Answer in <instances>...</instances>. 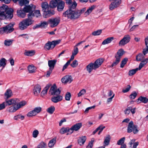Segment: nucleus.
<instances>
[{
    "label": "nucleus",
    "instance_id": "1",
    "mask_svg": "<svg viewBox=\"0 0 148 148\" xmlns=\"http://www.w3.org/2000/svg\"><path fill=\"white\" fill-rule=\"evenodd\" d=\"M61 91L57 88L55 84H54L51 88L49 93L53 95L51 98L52 101L54 103H57L61 101L63 99L62 96L60 95Z\"/></svg>",
    "mask_w": 148,
    "mask_h": 148
},
{
    "label": "nucleus",
    "instance_id": "2",
    "mask_svg": "<svg viewBox=\"0 0 148 148\" xmlns=\"http://www.w3.org/2000/svg\"><path fill=\"white\" fill-rule=\"evenodd\" d=\"M78 14L76 10L68 9L63 13V16L68 19H75L78 18Z\"/></svg>",
    "mask_w": 148,
    "mask_h": 148
},
{
    "label": "nucleus",
    "instance_id": "3",
    "mask_svg": "<svg viewBox=\"0 0 148 148\" xmlns=\"http://www.w3.org/2000/svg\"><path fill=\"white\" fill-rule=\"evenodd\" d=\"M33 21L30 18L25 19L20 22L18 25L19 29L21 30H23L26 29L28 26L31 25Z\"/></svg>",
    "mask_w": 148,
    "mask_h": 148
},
{
    "label": "nucleus",
    "instance_id": "4",
    "mask_svg": "<svg viewBox=\"0 0 148 148\" xmlns=\"http://www.w3.org/2000/svg\"><path fill=\"white\" fill-rule=\"evenodd\" d=\"M14 24H10L2 27L0 28V30L1 34L4 33L8 34L11 33L14 30L13 27Z\"/></svg>",
    "mask_w": 148,
    "mask_h": 148
},
{
    "label": "nucleus",
    "instance_id": "5",
    "mask_svg": "<svg viewBox=\"0 0 148 148\" xmlns=\"http://www.w3.org/2000/svg\"><path fill=\"white\" fill-rule=\"evenodd\" d=\"M123 54L124 51L122 49H120L118 51L117 53L115 55L116 60L113 62L111 67L115 66L119 64L121 58Z\"/></svg>",
    "mask_w": 148,
    "mask_h": 148
},
{
    "label": "nucleus",
    "instance_id": "6",
    "mask_svg": "<svg viewBox=\"0 0 148 148\" xmlns=\"http://www.w3.org/2000/svg\"><path fill=\"white\" fill-rule=\"evenodd\" d=\"M127 132L128 133H130L133 132L134 134L137 133L138 132L137 129V126L134 125L132 121H130L128 126Z\"/></svg>",
    "mask_w": 148,
    "mask_h": 148
},
{
    "label": "nucleus",
    "instance_id": "7",
    "mask_svg": "<svg viewBox=\"0 0 148 148\" xmlns=\"http://www.w3.org/2000/svg\"><path fill=\"white\" fill-rule=\"evenodd\" d=\"M48 21L51 27H53L58 25L60 22V20L59 17H56L50 19Z\"/></svg>",
    "mask_w": 148,
    "mask_h": 148
},
{
    "label": "nucleus",
    "instance_id": "8",
    "mask_svg": "<svg viewBox=\"0 0 148 148\" xmlns=\"http://www.w3.org/2000/svg\"><path fill=\"white\" fill-rule=\"evenodd\" d=\"M130 36L129 35H125L119 43V46H122L128 43L130 41Z\"/></svg>",
    "mask_w": 148,
    "mask_h": 148
},
{
    "label": "nucleus",
    "instance_id": "9",
    "mask_svg": "<svg viewBox=\"0 0 148 148\" xmlns=\"http://www.w3.org/2000/svg\"><path fill=\"white\" fill-rule=\"evenodd\" d=\"M8 8V6L5 4L0 7V19H5V13Z\"/></svg>",
    "mask_w": 148,
    "mask_h": 148
},
{
    "label": "nucleus",
    "instance_id": "10",
    "mask_svg": "<svg viewBox=\"0 0 148 148\" xmlns=\"http://www.w3.org/2000/svg\"><path fill=\"white\" fill-rule=\"evenodd\" d=\"M110 1H114L111 3L109 6L110 9L111 10L118 7L121 2V0H110Z\"/></svg>",
    "mask_w": 148,
    "mask_h": 148
},
{
    "label": "nucleus",
    "instance_id": "11",
    "mask_svg": "<svg viewBox=\"0 0 148 148\" xmlns=\"http://www.w3.org/2000/svg\"><path fill=\"white\" fill-rule=\"evenodd\" d=\"M82 125V124L81 123H77L73 125L70 129L71 134L74 131H77L81 128Z\"/></svg>",
    "mask_w": 148,
    "mask_h": 148
},
{
    "label": "nucleus",
    "instance_id": "12",
    "mask_svg": "<svg viewBox=\"0 0 148 148\" xmlns=\"http://www.w3.org/2000/svg\"><path fill=\"white\" fill-rule=\"evenodd\" d=\"M136 108H132V106L128 107L124 110V113L126 116L128 115L130 112L132 114H134L136 112Z\"/></svg>",
    "mask_w": 148,
    "mask_h": 148
},
{
    "label": "nucleus",
    "instance_id": "13",
    "mask_svg": "<svg viewBox=\"0 0 148 148\" xmlns=\"http://www.w3.org/2000/svg\"><path fill=\"white\" fill-rule=\"evenodd\" d=\"M13 10L11 8H9L7 9L5 13V19L12 18L13 16Z\"/></svg>",
    "mask_w": 148,
    "mask_h": 148
},
{
    "label": "nucleus",
    "instance_id": "14",
    "mask_svg": "<svg viewBox=\"0 0 148 148\" xmlns=\"http://www.w3.org/2000/svg\"><path fill=\"white\" fill-rule=\"evenodd\" d=\"M19 102V100L17 99H12L8 100H6L5 102L6 106L15 105Z\"/></svg>",
    "mask_w": 148,
    "mask_h": 148
},
{
    "label": "nucleus",
    "instance_id": "15",
    "mask_svg": "<svg viewBox=\"0 0 148 148\" xmlns=\"http://www.w3.org/2000/svg\"><path fill=\"white\" fill-rule=\"evenodd\" d=\"M35 6L31 4L28 6H25L23 9L25 12H29V13L31 12H32L35 10Z\"/></svg>",
    "mask_w": 148,
    "mask_h": 148
},
{
    "label": "nucleus",
    "instance_id": "16",
    "mask_svg": "<svg viewBox=\"0 0 148 148\" xmlns=\"http://www.w3.org/2000/svg\"><path fill=\"white\" fill-rule=\"evenodd\" d=\"M41 14L39 10H36L34 13H33V12L29 13L27 15L28 18H32L33 16H36V17H39L41 16Z\"/></svg>",
    "mask_w": 148,
    "mask_h": 148
},
{
    "label": "nucleus",
    "instance_id": "17",
    "mask_svg": "<svg viewBox=\"0 0 148 148\" xmlns=\"http://www.w3.org/2000/svg\"><path fill=\"white\" fill-rule=\"evenodd\" d=\"M63 83L66 84L67 83H71L73 80L72 77L70 75H66L63 77L61 80Z\"/></svg>",
    "mask_w": 148,
    "mask_h": 148
},
{
    "label": "nucleus",
    "instance_id": "18",
    "mask_svg": "<svg viewBox=\"0 0 148 148\" xmlns=\"http://www.w3.org/2000/svg\"><path fill=\"white\" fill-rule=\"evenodd\" d=\"M104 61L103 59L102 58H99L97 59L93 63L94 65V68H99L102 64Z\"/></svg>",
    "mask_w": 148,
    "mask_h": 148
},
{
    "label": "nucleus",
    "instance_id": "19",
    "mask_svg": "<svg viewBox=\"0 0 148 148\" xmlns=\"http://www.w3.org/2000/svg\"><path fill=\"white\" fill-rule=\"evenodd\" d=\"M65 3L64 1H60L58 3L57 9L58 11H62L64 7Z\"/></svg>",
    "mask_w": 148,
    "mask_h": 148
},
{
    "label": "nucleus",
    "instance_id": "20",
    "mask_svg": "<svg viewBox=\"0 0 148 148\" xmlns=\"http://www.w3.org/2000/svg\"><path fill=\"white\" fill-rule=\"evenodd\" d=\"M41 89V87L39 85H35L33 90L34 95L35 96H37L40 93Z\"/></svg>",
    "mask_w": 148,
    "mask_h": 148
},
{
    "label": "nucleus",
    "instance_id": "21",
    "mask_svg": "<svg viewBox=\"0 0 148 148\" xmlns=\"http://www.w3.org/2000/svg\"><path fill=\"white\" fill-rule=\"evenodd\" d=\"M54 14L55 12L53 11L48 10L44 12L43 16L44 18H47L53 15Z\"/></svg>",
    "mask_w": 148,
    "mask_h": 148
},
{
    "label": "nucleus",
    "instance_id": "22",
    "mask_svg": "<svg viewBox=\"0 0 148 148\" xmlns=\"http://www.w3.org/2000/svg\"><path fill=\"white\" fill-rule=\"evenodd\" d=\"M57 62L56 60H49L48 61V65L49 69L53 70Z\"/></svg>",
    "mask_w": 148,
    "mask_h": 148
},
{
    "label": "nucleus",
    "instance_id": "23",
    "mask_svg": "<svg viewBox=\"0 0 148 148\" xmlns=\"http://www.w3.org/2000/svg\"><path fill=\"white\" fill-rule=\"evenodd\" d=\"M86 140V136H82L78 138L77 140L78 143L80 146L83 145Z\"/></svg>",
    "mask_w": 148,
    "mask_h": 148
},
{
    "label": "nucleus",
    "instance_id": "24",
    "mask_svg": "<svg viewBox=\"0 0 148 148\" xmlns=\"http://www.w3.org/2000/svg\"><path fill=\"white\" fill-rule=\"evenodd\" d=\"M86 69L87 71L89 73L91 72L93 69H96V68H94V65L93 63H90L88 64L86 66Z\"/></svg>",
    "mask_w": 148,
    "mask_h": 148
},
{
    "label": "nucleus",
    "instance_id": "25",
    "mask_svg": "<svg viewBox=\"0 0 148 148\" xmlns=\"http://www.w3.org/2000/svg\"><path fill=\"white\" fill-rule=\"evenodd\" d=\"M16 104L10 106L8 110L9 112H14L18 110Z\"/></svg>",
    "mask_w": 148,
    "mask_h": 148
},
{
    "label": "nucleus",
    "instance_id": "26",
    "mask_svg": "<svg viewBox=\"0 0 148 148\" xmlns=\"http://www.w3.org/2000/svg\"><path fill=\"white\" fill-rule=\"evenodd\" d=\"M17 13L18 16L19 17L24 18L25 16V12L23 9V10H18Z\"/></svg>",
    "mask_w": 148,
    "mask_h": 148
},
{
    "label": "nucleus",
    "instance_id": "27",
    "mask_svg": "<svg viewBox=\"0 0 148 148\" xmlns=\"http://www.w3.org/2000/svg\"><path fill=\"white\" fill-rule=\"evenodd\" d=\"M41 6L42 9V11L44 12L48 10L49 5L47 3V2H45L42 3Z\"/></svg>",
    "mask_w": 148,
    "mask_h": 148
},
{
    "label": "nucleus",
    "instance_id": "28",
    "mask_svg": "<svg viewBox=\"0 0 148 148\" xmlns=\"http://www.w3.org/2000/svg\"><path fill=\"white\" fill-rule=\"evenodd\" d=\"M28 69L29 73H33L35 72L36 68L33 65H32L29 66Z\"/></svg>",
    "mask_w": 148,
    "mask_h": 148
},
{
    "label": "nucleus",
    "instance_id": "29",
    "mask_svg": "<svg viewBox=\"0 0 148 148\" xmlns=\"http://www.w3.org/2000/svg\"><path fill=\"white\" fill-rule=\"evenodd\" d=\"M113 37H109L104 40L102 42V44L105 45L110 43L114 40Z\"/></svg>",
    "mask_w": 148,
    "mask_h": 148
},
{
    "label": "nucleus",
    "instance_id": "30",
    "mask_svg": "<svg viewBox=\"0 0 148 148\" xmlns=\"http://www.w3.org/2000/svg\"><path fill=\"white\" fill-rule=\"evenodd\" d=\"M56 138L55 137L51 140L49 143L48 146L50 147H52L56 144Z\"/></svg>",
    "mask_w": 148,
    "mask_h": 148
},
{
    "label": "nucleus",
    "instance_id": "31",
    "mask_svg": "<svg viewBox=\"0 0 148 148\" xmlns=\"http://www.w3.org/2000/svg\"><path fill=\"white\" fill-rule=\"evenodd\" d=\"M68 132H70V130L69 128L68 127L65 128L63 127L60 130L59 132L61 134H63Z\"/></svg>",
    "mask_w": 148,
    "mask_h": 148
},
{
    "label": "nucleus",
    "instance_id": "32",
    "mask_svg": "<svg viewBox=\"0 0 148 148\" xmlns=\"http://www.w3.org/2000/svg\"><path fill=\"white\" fill-rule=\"evenodd\" d=\"M35 51L33 50L25 51L24 54L26 56H31L34 55L35 54Z\"/></svg>",
    "mask_w": 148,
    "mask_h": 148
},
{
    "label": "nucleus",
    "instance_id": "33",
    "mask_svg": "<svg viewBox=\"0 0 148 148\" xmlns=\"http://www.w3.org/2000/svg\"><path fill=\"white\" fill-rule=\"evenodd\" d=\"M26 104V102L25 101H23L21 102L18 103L16 105L18 109L25 105Z\"/></svg>",
    "mask_w": 148,
    "mask_h": 148
},
{
    "label": "nucleus",
    "instance_id": "34",
    "mask_svg": "<svg viewBox=\"0 0 148 148\" xmlns=\"http://www.w3.org/2000/svg\"><path fill=\"white\" fill-rule=\"evenodd\" d=\"M58 2L57 1L54 0H52L50 2L49 6L50 8H56Z\"/></svg>",
    "mask_w": 148,
    "mask_h": 148
},
{
    "label": "nucleus",
    "instance_id": "35",
    "mask_svg": "<svg viewBox=\"0 0 148 148\" xmlns=\"http://www.w3.org/2000/svg\"><path fill=\"white\" fill-rule=\"evenodd\" d=\"M4 95L7 99L10 98L12 95L11 90H7L5 93Z\"/></svg>",
    "mask_w": 148,
    "mask_h": 148
},
{
    "label": "nucleus",
    "instance_id": "36",
    "mask_svg": "<svg viewBox=\"0 0 148 148\" xmlns=\"http://www.w3.org/2000/svg\"><path fill=\"white\" fill-rule=\"evenodd\" d=\"M51 48H52V44L51 42L48 41L45 45V48L47 50H49Z\"/></svg>",
    "mask_w": 148,
    "mask_h": 148
},
{
    "label": "nucleus",
    "instance_id": "37",
    "mask_svg": "<svg viewBox=\"0 0 148 148\" xmlns=\"http://www.w3.org/2000/svg\"><path fill=\"white\" fill-rule=\"evenodd\" d=\"M13 41L12 40H5L4 41V44L6 46H9L12 45Z\"/></svg>",
    "mask_w": 148,
    "mask_h": 148
},
{
    "label": "nucleus",
    "instance_id": "38",
    "mask_svg": "<svg viewBox=\"0 0 148 148\" xmlns=\"http://www.w3.org/2000/svg\"><path fill=\"white\" fill-rule=\"evenodd\" d=\"M49 87V86L47 85L44 88L41 93V94L42 96H43L47 94Z\"/></svg>",
    "mask_w": 148,
    "mask_h": 148
},
{
    "label": "nucleus",
    "instance_id": "39",
    "mask_svg": "<svg viewBox=\"0 0 148 148\" xmlns=\"http://www.w3.org/2000/svg\"><path fill=\"white\" fill-rule=\"evenodd\" d=\"M94 6H92L87 9V11L85 12L84 15L86 16L88 15L92 12V10L94 9Z\"/></svg>",
    "mask_w": 148,
    "mask_h": 148
},
{
    "label": "nucleus",
    "instance_id": "40",
    "mask_svg": "<svg viewBox=\"0 0 148 148\" xmlns=\"http://www.w3.org/2000/svg\"><path fill=\"white\" fill-rule=\"evenodd\" d=\"M138 100H140L142 102L144 103H146L148 102V99L145 97L140 96L138 99Z\"/></svg>",
    "mask_w": 148,
    "mask_h": 148
},
{
    "label": "nucleus",
    "instance_id": "41",
    "mask_svg": "<svg viewBox=\"0 0 148 148\" xmlns=\"http://www.w3.org/2000/svg\"><path fill=\"white\" fill-rule=\"evenodd\" d=\"M110 135H107L106 137L105 138L104 142L105 145H108L109 144L110 140Z\"/></svg>",
    "mask_w": 148,
    "mask_h": 148
},
{
    "label": "nucleus",
    "instance_id": "42",
    "mask_svg": "<svg viewBox=\"0 0 148 148\" xmlns=\"http://www.w3.org/2000/svg\"><path fill=\"white\" fill-rule=\"evenodd\" d=\"M29 2V0H20L19 1V4L21 6H22L28 4Z\"/></svg>",
    "mask_w": 148,
    "mask_h": 148
},
{
    "label": "nucleus",
    "instance_id": "43",
    "mask_svg": "<svg viewBox=\"0 0 148 148\" xmlns=\"http://www.w3.org/2000/svg\"><path fill=\"white\" fill-rule=\"evenodd\" d=\"M77 6V3L75 2L74 1L72 3H71V5H69V9H68L73 10L76 8Z\"/></svg>",
    "mask_w": 148,
    "mask_h": 148
},
{
    "label": "nucleus",
    "instance_id": "44",
    "mask_svg": "<svg viewBox=\"0 0 148 148\" xmlns=\"http://www.w3.org/2000/svg\"><path fill=\"white\" fill-rule=\"evenodd\" d=\"M144 56L142 53H139L136 56V60L137 61H141L143 59Z\"/></svg>",
    "mask_w": 148,
    "mask_h": 148
},
{
    "label": "nucleus",
    "instance_id": "45",
    "mask_svg": "<svg viewBox=\"0 0 148 148\" xmlns=\"http://www.w3.org/2000/svg\"><path fill=\"white\" fill-rule=\"evenodd\" d=\"M55 110V108L54 106H51L47 108V111L50 114H52L53 113Z\"/></svg>",
    "mask_w": 148,
    "mask_h": 148
},
{
    "label": "nucleus",
    "instance_id": "46",
    "mask_svg": "<svg viewBox=\"0 0 148 148\" xmlns=\"http://www.w3.org/2000/svg\"><path fill=\"white\" fill-rule=\"evenodd\" d=\"M60 40L52 41L51 42V44H52V49L56 45L59 44L60 42Z\"/></svg>",
    "mask_w": 148,
    "mask_h": 148
},
{
    "label": "nucleus",
    "instance_id": "47",
    "mask_svg": "<svg viewBox=\"0 0 148 148\" xmlns=\"http://www.w3.org/2000/svg\"><path fill=\"white\" fill-rule=\"evenodd\" d=\"M6 60L4 58H2L0 60V67L2 66L3 68L6 65Z\"/></svg>",
    "mask_w": 148,
    "mask_h": 148
},
{
    "label": "nucleus",
    "instance_id": "48",
    "mask_svg": "<svg viewBox=\"0 0 148 148\" xmlns=\"http://www.w3.org/2000/svg\"><path fill=\"white\" fill-rule=\"evenodd\" d=\"M138 70V68L130 70L129 72L128 75L130 76H132Z\"/></svg>",
    "mask_w": 148,
    "mask_h": 148
},
{
    "label": "nucleus",
    "instance_id": "49",
    "mask_svg": "<svg viewBox=\"0 0 148 148\" xmlns=\"http://www.w3.org/2000/svg\"><path fill=\"white\" fill-rule=\"evenodd\" d=\"M46 146V144L43 142H41L38 145L37 148H45Z\"/></svg>",
    "mask_w": 148,
    "mask_h": 148
},
{
    "label": "nucleus",
    "instance_id": "50",
    "mask_svg": "<svg viewBox=\"0 0 148 148\" xmlns=\"http://www.w3.org/2000/svg\"><path fill=\"white\" fill-rule=\"evenodd\" d=\"M128 59L127 58H125L122 60L120 65V67L121 68H123L124 67L125 65L127 63L128 61Z\"/></svg>",
    "mask_w": 148,
    "mask_h": 148
},
{
    "label": "nucleus",
    "instance_id": "51",
    "mask_svg": "<svg viewBox=\"0 0 148 148\" xmlns=\"http://www.w3.org/2000/svg\"><path fill=\"white\" fill-rule=\"evenodd\" d=\"M86 8H85L81 9L80 10H76V12H78V18L79 17V16H80L81 14L82 13H83L85 11H86Z\"/></svg>",
    "mask_w": 148,
    "mask_h": 148
},
{
    "label": "nucleus",
    "instance_id": "52",
    "mask_svg": "<svg viewBox=\"0 0 148 148\" xmlns=\"http://www.w3.org/2000/svg\"><path fill=\"white\" fill-rule=\"evenodd\" d=\"M25 118V116L21 115H18L14 117V119L15 120H18L20 119L21 120H23Z\"/></svg>",
    "mask_w": 148,
    "mask_h": 148
},
{
    "label": "nucleus",
    "instance_id": "53",
    "mask_svg": "<svg viewBox=\"0 0 148 148\" xmlns=\"http://www.w3.org/2000/svg\"><path fill=\"white\" fill-rule=\"evenodd\" d=\"M36 115V114H35L34 111L33 110L28 112L27 113V116L29 117H30L35 116Z\"/></svg>",
    "mask_w": 148,
    "mask_h": 148
},
{
    "label": "nucleus",
    "instance_id": "54",
    "mask_svg": "<svg viewBox=\"0 0 148 148\" xmlns=\"http://www.w3.org/2000/svg\"><path fill=\"white\" fill-rule=\"evenodd\" d=\"M78 65V61L76 60H75L70 65L71 67L73 68L76 67Z\"/></svg>",
    "mask_w": 148,
    "mask_h": 148
},
{
    "label": "nucleus",
    "instance_id": "55",
    "mask_svg": "<svg viewBox=\"0 0 148 148\" xmlns=\"http://www.w3.org/2000/svg\"><path fill=\"white\" fill-rule=\"evenodd\" d=\"M71 97V94L70 92H67L65 95V99L66 101H69Z\"/></svg>",
    "mask_w": 148,
    "mask_h": 148
},
{
    "label": "nucleus",
    "instance_id": "56",
    "mask_svg": "<svg viewBox=\"0 0 148 148\" xmlns=\"http://www.w3.org/2000/svg\"><path fill=\"white\" fill-rule=\"evenodd\" d=\"M86 90L85 89H82L79 92L78 94V97H80L82 95H84L86 93Z\"/></svg>",
    "mask_w": 148,
    "mask_h": 148
},
{
    "label": "nucleus",
    "instance_id": "57",
    "mask_svg": "<svg viewBox=\"0 0 148 148\" xmlns=\"http://www.w3.org/2000/svg\"><path fill=\"white\" fill-rule=\"evenodd\" d=\"M125 140V138L123 137L121 138L117 142V144L119 145H122L123 143H124Z\"/></svg>",
    "mask_w": 148,
    "mask_h": 148
},
{
    "label": "nucleus",
    "instance_id": "58",
    "mask_svg": "<svg viewBox=\"0 0 148 148\" xmlns=\"http://www.w3.org/2000/svg\"><path fill=\"white\" fill-rule=\"evenodd\" d=\"M33 110L36 114L41 111V108L40 107H36L34 108Z\"/></svg>",
    "mask_w": 148,
    "mask_h": 148
},
{
    "label": "nucleus",
    "instance_id": "59",
    "mask_svg": "<svg viewBox=\"0 0 148 148\" xmlns=\"http://www.w3.org/2000/svg\"><path fill=\"white\" fill-rule=\"evenodd\" d=\"M101 33V30H99L96 31L92 33V34L93 36H97L99 35Z\"/></svg>",
    "mask_w": 148,
    "mask_h": 148
},
{
    "label": "nucleus",
    "instance_id": "60",
    "mask_svg": "<svg viewBox=\"0 0 148 148\" xmlns=\"http://www.w3.org/2000/svg\"><path fill=\"white\" fill-rule=\"evenodd\" d=\"M137 94L136 92H134L130 96V98L131 99H134L136 97Z\"/></svg>",
    "mask_w": 148,
    "mask_h": 148
},
{
    "label": "nucleus",
    "instance_id": "61",
    "mask_svg": "<svg viewBox=\"0 0 148 148\" xmlns=\"http://www.w3.org/2000/svg\"><path fill=\"white\" fill-rule=\"evenodd\" d=\"M38 134V131L37 130H36L33 132L32 134L34 138H36L37 137Z\"/></svg>",
    "mask_w": 148,
    "mask_h": 148
},
{
    "label": "nucleus",
    "instance_id": "62",
    "mask_svg": "<svg viewBox=\"0 0 148 148\" xmlns=\"http://www.w3.org/2000/svg\"><path fill=\"white\" fill-rule=\"evenodd\" d=\"M41 28H45V27L47 25V23L45 21L43 22H41L40 24Z\"/></svg>",
    "mask_w": 148,
    "mask_h": 148
},
{
    "label": "nucleus",
    "instance_id": "63",
    "mask_svg": "<svg viewBox=\"0 0 148 148\" xmlns=\"http://www.w3.org/2000/svg\"><path fill=\"white\" fill-rule=\"evenodd\" d=\"M131 88V86L130 85H128L127 87L125 89H123L122 90L123 92V93H125L128 92L130 89Z\"/></svg>",
    "mask_w": 148,
    "mask_h": 148
},
{
    "label": "nucleus",
    "instance_id": "64",
    "mask_svg": "<svg viewBox=\"0 0 148 148\" xmlns=\"http://www.w3.org/2000/svg\"><path fill=\"white\" fill-rule=\"evenodd\" d=\"M70 63V61H68L66 64L63 66L62 71H64L65 69H66Z\"/></svg>",
    "mask_w": 148,
    "mask_h": 148
}]
</instances>
